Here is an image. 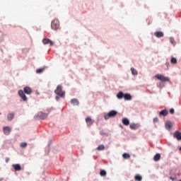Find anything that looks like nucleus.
Masks as SVG:
<instances>
[{
	"label": "nucleus",
	"mask_w": 181,
	"mask_h": 181,
	"mask_svg": "<svg viewBox=\"0 0 181 181\" xmlns=\"http://www.w3.org/2000/svg\"><path fill=\"white\" fill-rule=\"evenodd\" d=\"M30 95L32 94V88H30L29 86H26L24 88V91L22 90H18V95L22 98L23 101H28V98L26 97V95Z\"/></svg>",
	"instance_id": "f257e3e1"
},
{
	"label": "nucleus",
	"mask_w": 181,
	"mask_h": 181,
	"mask_svg": "<svg viewBox=\"0 0 181 181\" xmlns=\"http://www.w3.org/2000/svg\"><path fill=\"white\" fill-rule=\"evenodd\" d=\"M117 98L118 100H121L122 98H124V100H127V101H131L132 100V96L129 93H125L122 92H119L117 95Z\"/></svg>",
	"instance_id": "f03ea898"
},
{
	"label": "nucleus",
	"mask_w": 181,
	"mask_h": 181,
	"mask_svg": "<svg viewBox=\"0 0 181 181\" xmlns=\"http://www.w3.org/2000/svg\"><path fill=\"white\" fill-rule=\"evenodd\" d=\"M55 94H57V95H59V97H64V95H66V93H64V91H63V88L62 87V85H58L57 87V89L54 90Z\"/></svg>",
	"instance_id": "7ed1b4c3"
},
{
	"label": "nucleus",
	"mask_w": 181,
	"mask_h": 181,
	"mask_svg": "<svg viewBox=\"0 0 181 181\" xmlns=\"http://www.w3.org/2000/svg\"><path fill=\"white\" fill-rule=\"evenodd\" d=\"M51 28L53 29V30H57V29L60 28V23L59 22V20L55 19L52 21L51 23Z\"/></svg>",
	"instance_id": "20e7f679"
},
{
	"label": "nucleus",
	"mask_w": 181,
	"mask_h": 181,
	"mask_svg": "<svg viewBox=\"0 0 181 181\" xmlns=\"http://www.w3.org/2000/svg\"><path fill=\"white\" fill-rule=\"evenodd\" d=\"M117 114H118V112L115 110H111L110 112L104 116V118L105 119H110V118H114V117H116Z\"/></svg>",
	"instance_id": "39448f33"
},
{
	"label": "nucleus",
	"mask_w": 181,
	"mask_h": 181,
	"mask_svg": "<svg viewBox=\"0 0 181 181\" xmlns=\"http://www.w3.org/2000/svg\"><path fill=\"white\" fill-rule=\"evenodd\" d=\"M156 78H157L158 80H160V81H163V82H166V81H169V78L165 77V76L162 75V74H156Z\"/></svg>",
	"instance_id": "423d86ee"
},
{
	"label": "nucleus",
	"mask_w": 181,
	"mask_h": 181,
	"mask_svg": "<svg viewBox=\"0 0 181 181\" xmlns=\"http://www.w3.org/2000/svg\"><path fill=\"white\" fill-rule=\"evenodd\" d=\"M42 43L44 45H50V46H53V45H54V42H53V41L50 40L49 38H44L42 40Z\"/></svg>",
	"instance_id": "0eeeda50"
},
{
	"label": "nucleus",
	"mask_w": 181,
	"mask_h": 181,
	"mask_svg": "<svg viewBox=\"0 0 181 181\" xmlns=\"http://www.w3.org/2000/svg\"><path fill=\"white\" fill-rule=\"evenodd\" d=\"M11 129L9 127H4L3 128V132L4 135H9L11 134Z\"/></svg>",
	"instance_id": "6e6552de"
},
{
	"label": "nucleus",
	"mask_w": 181,
	"mask_h": 181,
	"mask_svg": "<svg viewBox=\"0 0 181 181\" xmlns=\"http://www.w3.org/2000/svg\"><path fill=\"white\" fill-rule=\"evenodd\" d=\"M86 122L88 125V127H91L92 124H94V120L91 119V117H88L86 118Z\"/></svg>",
	"instance_id": "1a4fd4ad"
},
{
	"label": "nucleus",
	"mask_w": 181,
	"mask_h": 181,
	"mask_svg": "<svg viewBox=\"0 0 181 181\" xmlns=\"http://www.w3.org/2000/svg\"><path fill=\"white\" fill-rule=\"evenodd\" d=\"M173 138H176L177 141H181V132H180L179 131H176L173 134Z\"/></svg>",
	"instance_id": "9d476101"
},
{
	"label": "nucleus",
	"mask_w": 181,
	"mask_h": 181,
	"mask_svg": "<svg viewBox=\"0 0 181 181\" xmlns=\"http://www.w3.org/2000/svg\"><path fill=\"white\" fill-rule=\"evenodd\" d=\"M38 117L41 119H46V118H47V114L43 113V112H40V113H38Z\"/></svg>",
	"instance_id": "9b49d317"
},
{
	"label": "nucleus",
	"mask_w": 181,
	"mask_h": 181,
	"mask_svg": "<svg viewBox=\"0 0 181 181\" xmlns=\"http://www.w3.org/2000/svg\"><path fill=\"white\" fill-rule=\"evenodd\" d=\"M168 114H169V112L168 111V110H163L159 112V116L160 117H166V115H168Z\"/></svg>",
	"instance_id": "f8f14e48"
},
{
	"label": "nucleus",
	"mask_w": 181,
	"mask_h": 181,
	"mask_svg": "<svg viewBox=\"0 0 181 181\" xmlns=\"http://www.w3.org/2000/svg\"><path fill=\"white\" fill-rule=\"evenodd\" d=\"M129 127L131 129H138V128H139L141 125H139V124L133 123L131 124Z\"/></svg>",
	"instance_id": "ddd939ff"
},
{
	"label": "nucleus",
	"mask_w": 181,
	"mask_h": 181,
	"mask_svg": "<svg viewBox=\"0 0 181 181\" xmlns=\"http://www.w3.org/2000/svg\"><path fill=\"white\" fill-rule=\"evenodd\" d=\"M154 36H156V37H163L164 34L161 31H157L154 33Z\"/></svg>",
	"instance_id": "4468645a"
},
{
	"label": "nucleus",
	"mask_w": 181,
	"mask_h": 181,
	"mask_svg": "<svg viewBox=\"0 0 181 181\" xmlns=\"http://www.w3.org/2000/svg\"><path fill=\"white\" fill-rule=\"evenodd\" d=\"M173 127V124H172V122L168 121L165 123V128L166 129H170Z\"/></svg>",
	"instance_id": "2eb2a0df"
},
{
	"label": "nucleus",
	"mask_w": 181,
	"mask_h": 181,
	"mask_svg": "<svg viewBox=\"0 0 181 181\" xmlns=\"http://www.w3.org/2000/svg\"><path fill=\"white\" fill-rule=\"evenodd\" d=\"M13 168H14L15 170H17V171L22 170V167H21V165L19 164L13 165Z\"/></svg>",
	"instance_id": "dca6fc26"
},
{
	"label": "nucleus",
	"mask_w": 181,
	"mask_h": 181,
	"mask_svg": "<svg viewBox=\"0 0 181 181\" xmlns=\"http://www.w3.org/2000/svg\"><path fill=\"white\" fill-rule=\"evenodd\" d=\"M160 159V153H156L153 157V160L158 162Z\"/></svg>",
	"instance_id": "f3484780"
},
{
	"label": "nucleus",
	"mask_w": 181,
	"mask_h": 181,
	"mask_svg": "<svg viewBox=\"0 0 181 181\" xmlns=\"http://www.w3.org/2000/svg\"><path fill=\"white\" fill-rule=\"evenodd\" d=\"M122 124H123V125L128 126V125H129V120L127 118H123Z\"/></svg>",
	"instance_id": "a211bd4d"
},
{
	"label": "nucleus",
	"mask_w": 181,
	"mask_h": 181,
	"mask_svg": "<svg viewBox=\"0 0 181 181\" xmlns=\"http://www.w3.org/2000/svg\"><path fill=\"white\" fill-rule=\"evenodd\" d=\"M71 103L73 104L74 105H78V104H80V103L78 102V100L77 99H72L71 100Z\"/></svg>",
	"instance_id": "6ab92c4d"
},
{
	"label": "nucleus",
	"mask_w": 181,
	"mask_h": 181,
	"mask_svg": "<svg viewBox=\"0 0 181 181\" xmlns=\"http://www.w3.org/2000/svg\"><path fill=\"white\" fill-rule=\"evenodd\" d=\"M97 151H104V149H105V146H104V144H100L97 147Z\"/></svg>",
	"instance_id": "aec40b11"
},
{
	"label": "nucleus",
	"mask_w": 181,
	"mask_h": 181,
	"mask_svg": "<svg viewBox=\"0 0 181 181\" xmlns=\"http://www.w3.org/2000/svg\"><path fill=\"white\" fill-rule=\"evenodd\" d=\"M134 180L136 181H142V176H141L140 175H136L134 177Z\"/></svg>",
	"instance_id": "412c9836"
},
{
	"label": "nucleus",
	"mask_w": 181,
	"mask_h": 181,
	"mask_svg": "<svg viewBox=\"0 0 181 181\" xmlns=\"http://www.w3.org/2000/svg\"><path fill=\"white\" fill-rule=\"evenodd\" d=\"M8 121H12L13 119V113H9L7 116Z\"/></svg>",
	"instance_id": "4be33fe9"
},
{
	"label": "nucleus",
	"mask_w": 181,
	"mask_h": 181,
	"mask_svg": "<svg viewBox=\"0 0 181 181\" xmlns=\"http://www.w3.org/2000/svg\"><path fill=\"white\" fill-rule=\"evenodd\" d=\"M122 156L124 159H129L131 158V156H129V154L126 153H123Z\"/></svg>",
	"instance_id": "5701e85b"
},
{
	"label": "nucleus",
	"mask_w": 181,
	"mask_h": 181,
	"mask_svg": "<svg viewBox=\"0 0 181 181\" xmlns=\"http://www.w3.org/2000/svg\"><path fill=\"white\" fill-rule=\"evenodd\" d=\"M170 62L172 64H176V63H177V59L175 57H172Z\"/></svg>",
	"instance_id": "b1692460"
},
{
	"label": "nucleus",
	"mask_w": 181,
	"mask_h": 181,
	"mask_svg": "<svg viewBox=\"0 0 181 181\" xmlns=\"http://www.w3.org/2000/svg\"><path fill=\"white\" fill-rule=\"evenodd\" d=\"M131 71L133 76H136L138 74V71H136L134 68H131Z\"/></svg>",
	"instance_id": "393cba45"
},
{
	"label": "nucleus",
	"mask_w": 181,
	"mask_h": 181,
	"mask_svg": "<svg viewBox=\"0 0 181 181\" xmlns=\"http://www.w3.org/2000/svg\"><path fill=\"white\" fill-rule=\"evenodd\" d=\"M100 176H107V172H105V170H101L100 172Z\"/></svg>",
	"instance_id": "a878e982"
},
{
	"label": "nucleus",
	"mask_w": 181,
	"mask_h": 181,
	"mask_svg": "<svg viewBox=\"0 0 181 181\" xmlns=\"http://www.w3.org/2000/svg\"><path fill=\"white\" fill-rule=\"evenodd\" d=\"M45 71V69L42 68V69H38L36 70V73L37 74H40V73H43V71Z\"/></svg>",
	"instance_id": "bb28decb"
},
{
	"label": "nucleus",
	"mask_w": 181,
	"mask_h": 181,
	"mask_svg": "<svg viewBox=\"0 0 181 181\" xmlns=\"http://www.w3.org/2000/svg\"><path fill=\"white\" fill-rule=\"evenodd\" d=\"M21 148H26V146H28V143H26V142L21 143Z\"/></svg>",
	"instance_id": "cd10ccee"
},
{
	"label": "nucleus",
	"mask_w": 181,
	"mask_h": 181,
	"mask_svg": "<svg viewBox=\"0 0 181 181\" xmlns=\"http://www.w3.org/2000/svg\"><path fill=\"white\" fill-rule=\"evenodd\" d=\"M170 42L172 45H175V39H173V37H170Z\"/></svg>",
	"instance_id": "c85d7f7f"
},
{
	"label": "nucleus",
	"mask_w": 181,
	"mask_h": 181,
	"mask_svg": "<svg viewBox=\"0 0 181 181\" xmlns=\"http://www.w3.org/2000/svg\"><path fill=\"white\" fill-rule=\"evenodd\" d=\"M158 121H159V119H158V117H155V118L153 119V122L154 124H156V122H158Z\"/></svg>",
	"instance_id": "c756f323"
},
{
	"label": "nucleus",
	"mask_w": 181,
	"mask_h": 181,
	"mask_svg": "<svg viewBox=\"0 0 181 181\" xmlns=\"http://www.w3.org/2000/svg\"><path fill=\"white\" fill-rule=\"evenodd\" d=\"M170 112L171 114H175V109L170 108Z\"/></svg>",
	"instance_id": "7c9ffc66"
},
{
	"label": "nucleus",
	"mask_w": 181,
	"mask_h": 181,
	"mask_svg": "<svg viewBox=\"0 0 181 181\" xmlns=\"http://www.w3.org/2000/svg\"><path fill=\"white\" fill-rule=\"evenodd\" d=\"M6 163H8V162H9V158H6Z\"/></svg>",
	"instance_id": "2f4dec72"
},
{
	"label": "nucleus",
	"mask_w": 181,
	"mask_h": 181,
	"mask_svg": "<svg viewBox=\"0 0 181 181\" xmlns=\"http://www.w3.org/2000/svg\"><path fill=\"white\" fill-rule=\"evenodd\" d=\"M165 65L167 66V67H169V66H170L169 62H166Z\"/></svg>",
	"instance_id": "473e14b6"
},
{
	"label": "nucleus",
	"mask_w": 181,
	"mask_h": 181,
	"mask_svg": "<svg viewBox=\"0 0 181 181\" xmlns=\"http://www.w3.org/2000/svg\"><path fill=\"white\" fill-rule=\"evenodd\" d=\"M59 96H57V97H56L57 101H59Z\"/></svg>",
	"instance_id": "72a5a7b5"
}]
</instances>
